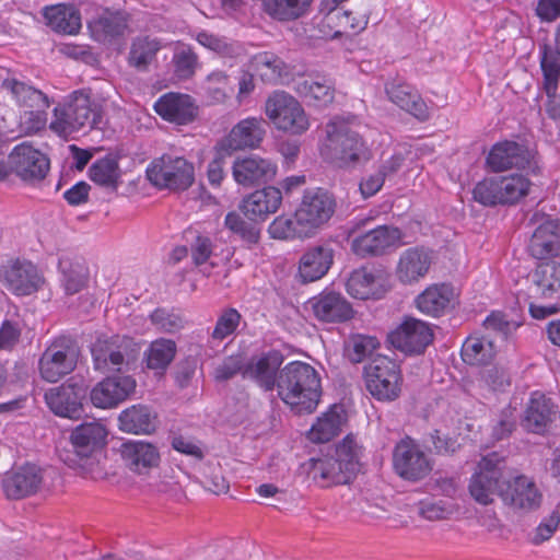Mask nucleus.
I'll list each match as a JSON object with an SVG mask.
<instances>
[{"mask_svg":"<svg viewBox=\"0 0 560 560\" xmlns=\"http://www.w3.org/2000/svg\"><path fill=\"white\" fill-rule=\"evenodd\" d=\"M279 397L298 413L315 410L322 395L320 380L316 370L307 363L294 361L278 375Z\"/></svg>","mask_w":560,"mask_h":560,"instance_id":"obj_1","label":"nucleus"},{"mask_svg":"<svg viewBox=\"0 0 560 560\" xmlns=\"http://www.w3.org/2000/svg\"><path fill=\"white\" fill-rule=\"evenodd\" d=\"M326 139L320 148L323 159L341 170H353L371 159L362 137L343 121L326 125Z\"/></svg>","mask_w":560,"mask_h":560,"instance_id":"obj_2","label":"nucleus"},{"mask_svg":"<svg viewBox=\"0 0 560 560\" xmlns=\"http://www.w3.org/2000/svg\"><path fill=\"white\" fill-rule=\"evenodd\" d=\"M101 118V105L92 98L89 90L82 89L69 94L54 108L49 128L60 137H69L95 128Z\"/></svg>","mask_w":560,"mask_h":560,"instance_id":"obj_3","label":"nucleus"},{"mask_svg":"<svg viewBox=\"0 0 560 560\" xmlns=\"http://www.w3.org/2000/svg\"><path fill=\"white\" fill-rule=\"evenodd\" d=\"M360 448L352 436H346L335 450L334 456L311 458L308 476L320 487L349 483L360 470Z\"/></svg>","mask_w":560,"mask_h":560,"instance_id":"obj_4","label":"nucleus"},{"mask_svg":"<svg viewBox=\"0 0 560 560\" xmlns=\"http://www.w3.org/2000/svg\"><path fill=\"white\" fill-rule=\"evenodd\" d=\"M509 481V468L497 453L483 456L477 464L468 490L471 498L482 505L491 504L495 497L501 499L504 483Z\"/></svg>","mask_w":560,"mask_h":560,"instance_id":"obj_5","label":"nucleus"},{"mask_svg":"<svg viewBox=\"0 0 560 560\" xmlns=\"http://www.w3.org/2000/svg\"><path fill=\"white\" fill-rule=\"evenodd\" d=\"M95 370L102 373L125 374L136 363L140 354L139 346L126 336L97 338L92 346Z\"/></svg>","mask_w":560,"mask_h":560,"instance_id":"obj_6","label":"nucleus"},{"mask_svg":"<svg viewBox=\"0 0 560 560\" xmlns=\"http://www.w3.org/2000/svg\"><path fill=\"white\" fill-rule=\"evenodd\" d=\"M366 388L377 400L393 401L401 392L402 376L396 361L377 355L365 368Z\"/></svg>","mask_w":560,"mask_h":560,"instance_id":"obj_7","label":"nucleus"},{"mask_svg":"<svg viewBox=\"0 0 560 560\" xmlns=\"http://www.w3.org/2000/svg\"><path fill=\"white\" fill-rule=\"evenodd\" d=\"M265 113L279 130L301 135L310 127L302 105L284 91H276L268 96L265 103Z\"/></svg>","mask_w":560,"mask_h":560,"instance_id":"obj_8","label":"nucleus"},{"mask_svg":"<svg viewBox=\"0 0 560 560\" xmlns=\"http://www.w3.org/2000/svg\"><path fill=\"white\" fill-rule=\"evenodd\" d=\"M393 468L401 479L418 482L430 475L433 460L416 440L405 436L393 450Z\"/></svg>","mask_w":560,"mask_h":560,"instance_id":"obj_9","label":"nucleus"},{"mask_svg":"<svg viewBox=\"0 0 560 560\" xmlns=\"http://www.w3.org/2000/svg\"><path fill=\"white\" fill-rule=\"evenodd\" d=\"M79 349L69 337L55 339L42 353L38 371L43 380L56 383L70 374L77 366Z\"/></svg>","mask_w":560,"mask_h":560,"instance_id":"obj_10","label":"nucleus"},{"mask_svg":"<svg viewBox=\"0 0 560 560\" xmlns=\"http://www.w3.org/2000/svg\"><path fill=\"white\" fill-rule=\"evenodd\" d=\"M148 179L159 188L186 190L195 180L194 165L182 156L164 154L147 170Z\"/></svg>","mask_w":560,"mask_h":560,"instance_id":"obj_11","label":"nucleus"},{"mask_svg":"<svg viewBox=\"0 0 560 560\" xmlns=\"http://www.w3.org/2000/svg\"><path fill=\"white\" fill-rule=\"evenodd\" d=\"M336 200L331 194L323 188L307 189L296 208V217L303 230L313 236L324 226L336 211Z\"/></svg>","mask_w":560,"mask_h":560,"instance_id":"obj_12","label":"nucleus"},{"mask_svg":"<svg viewBox=\"0 0 560 560\" xmlns=\"http://www.w3.org/2000/svg\"><path fill=\"white\" fill-rule=\"evenodd\" d=\"M361 221L349 232L351 237V250L361 258L375 257L385 254L389 248L399 245L402 233L399 229L380 225L362 234H357Z\"/></svg>","mask_w":560,"mask_h":560,"instance_id":"obj_13","label":"nucleus"},{"mask_svg":"<svg viewBox=\"0 0 560 560\" xmlns=\"http://www.w3.org/2000/svg\"><path fill=\"white\" fill-rule=\"evenodd\" d=\"M320 13L324 14L318 23L319 32L324 37L338 38L355 35L365 30L368 18L361 13H353L331 4L329 0H323Z\"/></svg>","mask_w":560,"mask_h":560,"instance_id":"obj_14","label":"nucleus"},{"mask_svg":"<svg viewBox=\"0 0 560 560\" xmlns=\"http://www.w3.org/2000/svg\"><path fill=\"white\" fill-rule=\"evenodd\" d=\"M86 389L82 377L72 376L60 386L47 390L45 401L56 416L77 418L82 412V400Z\"/></svg>","mask_w":560,"mask_h":560,"instance_id":"obj_15","label":"nucleus"},{"mask_svg":"<svg viewBox=\"0 0 560 560\" xmlns=\"http://www.w3.org/2000/svg\"><path fill=\"white\" fill-rule=\"evenodd\" d=\"M388 342L406 354H421L433 340L431 326L420 319L406 317L387 336Z\"/></svg>","mask_w":560,"mask_h":560,"instance_id":"obj_16","label":"nucleus"},{"mask_svg":"<svg viewBox=\"0 0 560 560\" xmlns=\"http://www.w3.org/2000/svg\"><path fill=\"white\" fill-rule=\"evenodd\" d=\"M2 285L15 295H30L39 290L44 280L36 266L26 260H11L0 269Z\"/></svg>","mask_w":560,"mask_h":560,"instance_id":"obj_17","label":"nucleus"},{"mask_svg":"<svg viewBox=\"0 0 560 560\" xmlns=\"http://www.w3.org/2000/svg\"><path fill=\"white\" fill-rule=\"evenodd\" d=\"M11 171L22 180L35 183L43 180L50 167L49 159L30 144L16 145L9 155Z\"/></svg>","mask_w":560,"mask_h":560,"instance_id":"obj_18","label":"nucleus"},{"mask_svg":"<svg viewBox=\"0 0 560 560\" xmlns=\"http://www.w3.org/2000/svg\"><path fill=\"white\" fill-rule=\"evenodd\" d=\"M137 382L131 375L114 374L98 382L90 393L94 407L115 408L136 390Z\"/></svg>","mask_w":560,"mask_h":560,"instance_id":"obj_19","label":"nucleus"},{"mask_svg":"<svg viewBox=\"0 0 560 560\" xmlns=\"http://www.w3.org/2000/svg\"><path fill=\"white\" fill-rule=\"evenodd\" d=\"M265 125L266 121L257 117L240 120L219 142V150L231 154L234 151L259 148L266 136Z\"/></svg>","mask_w":560,"mask_h":560,"instance_id":"obj_20","label":"nucleus"},{"mask_svg":"<svg viewBox=\"0 0 560 560\" xmlns=\"http://www.w3.org/2000/svg\"><path fill=\"white\" fill-rule=\"evenodd\" d=\"M558 415V407L551 398L540 392L530 394L522 417L521 427L528 433L545 434Z\"/></svg>","mask_w":560,"mask_h":560,"instance_id":"obj_21","label":"nucleus"},{"mask_svg":"<svg viewBox=\"0 0 560 560\" xmlns=\"http://www.w3.org/2000/svg\"><path fill=\"white\" fill-rule=\"evenodd\" d=\"M314 317L324 324H341L354 317L352 304L340 292L324 290L310 300Z\"/></svg>","mask_w":560,"mask_h":560,"instance_id":"obj_22","label":"nucleus"},{"mask_svg":"<svg viewBox=\"0 0 560 560\" xmlns=\"http://www.w3.org/2000/svg\"><path fill=\"white\" fill-rule=\"evenodd\" d=\"M283 359L279 350H269L254 355L246 362L244 378L255 382L265 392H271L277 387Z\"/></svg>","mask_w":560,"mask_h":560,"instance_id":"obj_23","label":"nucleus"},{"mask_svg":"<svg viewBox=\"0 0 560 560\" xmlns=\"http://www.w3.org/2000/svg\"><path fill=\"white\" fill-rule=\"evenodd\" d=\"M542 494L536 483L524 475L513 476L509 470V481L504 483L501 500L504 504L522 511H533L540 506Z\"/></svg>","mask_w":560,"mask_h":560,"instance_id":"obj_24","label":"nucleus"},{"mask_svg":"<svg viewBox=\"0 0 560 560\" xmlns=\"http://www.w3.org/2000/svg\"><path fill=\"white\" fill-rule=\"evenodd\" d=\"M232 174L237 184L249 187L272 180L277 174V165L269 159L250 154L234 161Z\"/></svg>","mask_w":560,"mask_h":560,"instance_id":"obj_25","label":"nucleus"},{"mask_svg":"<svg viewBox=\"0 0 560 560\" xmlns=\"http://www.w3.org/2000/svg\"><path fill=\"white\" fill-rule=\"evenodd\" d=\"M335 247L330 243H322L308 247L300 257L299 276L303 283L322 279L331 268L335 259Z\"/></svg>","mask_w":560,"mask_h":560,"instance_id":"obj_26","label":"nucleus"},{"mask_svg":"<svg viewBox=\"0 0 560 560\" xmlns=\"http://www.w3.org/2000/svg\"><path fill=\"white\" fill-rule=\"evenodd\" d=\"M386 275L377 268L354 269L346 283L347 292L360 300L380 299L386 292Z\"/></svg>","mask_w":560,"mask_h":560,"instance_id":"obj_27","label":"nucleus"},{"mask_svg":"<svg viewBox=\"0 0 560 560\" xmlns=\"http://www.w3.org/2000/svg\"><path fill=\"white\" fill-rule=\"evenodd\" d=\"M154 110L164 120L178 125L189 124L198 115V106L191 96L174 92L160 96L154 104Z\"/></svg>","mask_w":560,"mask_h":560,"instance_id":"obj_28","label":"nucleus"},{"mask_svg":"<svg viewBox=\"0 0 560 560\" xmlns=\"http://www.w3.org/2000/svg\"><path fill=\"white\" fill-rule=\"evenodd\" d=\"M42 483V469L33 464L16 468L2 480L5 495L13 500L35 494L40 489Z\"/></svg>","mask_w":560,"mask_h":560,"instance_id":"obj_29","label":"nucleus"},{"mask_svg":"<svg viewBox=\"0 0 560 560\" xmlns=\"http://www.w3.org/2000/svg\"><path fill=\"white\" fill-rule=\"evenodd\" d=\"M532 153L517 142L504 141L497 143L487 156V164L493 172H503L509 168H525L529 165Z\"/></svg>","mask_w":560,"mask_h":560,"instance_id":"obj_30","label":"nucleus"},{"mask_svg":"<svg viewBox=\"0 0 560 560\" xmlns=\"http://www.w3.org/2000/svg\"><path fill=\"white\" fill-rule=\"evenodd\" d=\"M281 203V190L268 186L249 194L243 199L240 208L250 221H265L270 214L277 212Z\"/></svg>","mask_w":560,"mask_h":560,"instance_id":"obj_31","label":"nucleus"},{"mask_svg":"<svg viewBox=\"0 0 560 560\" xmlns=\"http://www.w3.org/2000/svg\"><path fill=\"white\" fill-rule=\"evenodd\" d=\"M119 453L126 467L137 474H147L160 463L159 448L144 441H127L120 445Z\"/></svg>","mask_w":560,"mask_h":560,"instance_id":"obj_32","label":"nucleus"},{"mask_svg":"<svg viewBox=\"0 0 560 560\" xmlns=\"http://www.w3.org/2000/svg\"><path fill=\"white\" fill-rule=\"evenodd\" d=\"M388 100L420 120L429 117L428 107L420 94L405 81L394 79L385 84Z\"/></svg>","mask_w":560,"mask_h":560,"instance_id":"obj_33","label":"nucleus"},{"mask_svg":"<svg viewBox=\"0 0 560 560\" xmlns=\"http://www.w3.org/2000/svg\"><path fill=\"white\" fill-rule=\"evenodd\" d=\"M106 429L98 422H86L78 425L70 435L72 456H86L102 451L106 440Z\"/></svg>","mask_w":560,"mask_h":560,"instance_id":"obj_34","label":"nucleus"},{"mask_svg":"<svg viewBox=\"0 0 560 560\" xmlns=\"http://www.w3.org/2000/svg\"><path fill=\"white\" fill-rule=\"evenodd\" d=\"M528 250L536 259H548L560 250V225L558 221L547 219L533 233Z\"/></svg>","mask_w":560,"mask_h":560,"instance_id":"obj_35","label":"nucleus"},{"mask_svg":"<svg viewBox=\"0 0 560 560\" xmlns=\"http://www.w3.org/2000/svg\"><path fill=\"white\" fill-rule=\"evenodd\" d=\"M432 257L423 247H411L404 250L399 257L396 276L402 283H412L429 271Z\"/></svg>","mask_w":560,"mask_h":560,"instance_id":"obj_36","label":"nucleus"},{"mask_svg":"<svg viewBox=\"0 0 560 560\" xmlns=\"http://www.w3.org/2000/svg\"><path fill=\"white\" fill-rule=\"evenodd\" d=\"M453 300V288L442 283L427 288L418 295L416 303L422 313L436 317L451 307Z\"/></svg>","mask_w":560,"mask_h":560,"instance_id":"obj_37","label":"nucleus"},{"mask_svg":"<svg viewBox=\"0 0 560 560\" xmlns=\"http://www.w3.org/2000/svg\"><path fill=\"white\" fill-rule=\"evenodd\" d=\"M119 429L127 433L150 434L155 431L156 416L143 405L131 406L118 417Z\"/></svg>","mask_w":560,"mask_h":560,"instance_id":"obj_38","label":"nucleus"},{"mask_svg":"<svg viewBox=\"0 0 560 560\" xmlns=\"http://www.w3.org/2000/svg\"><path fill=\"white\" fill-rule=\"evenodd\" d=\"M540 67L544 74V90L547 96L552 97L558 91L560 80V23L555 33V49L544 47Z\"/></svg>","mask_w":560,"mask_h":560,"instance_id":"obj_39","label":"nucleus"},{"mask_svg":"<svg viewBox=\"0 0 560 560\" xmlns=\"http://www.w3.org/2000/svg\"><path fill=\"white\" fill-rule=\"evenodd\" d=\"M44 18L48 26L57 33L77 34L81 28V16L79 11L67 4H57L44 9Z\"/></svg>","mask_w":560,"mask_h":560,"instance_id":"obj_40","label":"nucleus"},{"mask_svg":"<svg viewBox=\"0 0 560 560\" xmlns=\"http://www.w3.org/2000/svg\"><path fill=\"white\" fill-rule=\"evenodd\" d=\"M161 42L147 35L137 36L130 44L128 65L137 71H147L161 49Z\"/></svg>","mask_w":560,"mask_h":560,"instance_id":"obj_41","label":"nucleus"},{"mask_svg":"<svg viewBox=\"0 0 560 560\" xmlns=\"http://www.w3.org/2000/svg\"><path fill=\"white\" fill-rule=\"evenodd\" d=\"M1 86L11 93L20 107L25 109L50 106V101L45 93L25 82L8 78L2 81Z\"/></svg>","mask_w":560,"mask_h":560,"instance_id":"obj_42","label":"nucleus"},{"mask_svg":"<svg viewBox=\"0 0 560 560\" xmlns=\"http://www.w3.org/2000/svg\"><path fill=\"white\" fill-rule=\"evenodd\" d=\"M313 0H261L262 11L280 22L294 21L303 16Z\"/></svg>","mask_w":560,"mask_h":560,"instance_id":"obj_43","label":"nucleus"},{"mask_svg":"<svg viewBox=\"0 0 560 560\" xmlns=\"http://www.w3.org/2000/svg\"><path fill=\"white\" fill-rule=\"evenodd\" d=\"M89 27L96 40L106 42L124 34L127 28V15L122 12L105 11L93 20Z\"/></svg>","mask_w":560,"mask_h":560,"instance_id":"obj_44","label":"nucleus"},{"mask_svg":"<svg viewBox=\"0 0 560 560\" xmlns=\"http://www.w3.org/2000/svg\"><path fill=\"white\" fill-rule=\"evenodd\" d=\"M60 459L71 468L80 469L82 476L93 480L104 479L106 471L102 459H104L103 451L86 454V456H72L68 451H59Z\"/></svg>","mask_w":560,"mask_h":560,"instance_id":"obj_45","label":"nucleus"},{"mask_svg":"<svg viewBox=\"0 0 560 560\" xmlns=\"http://www.w3.org/2000/svg\"><path fill=\"white\" fill-rule=\"evenodd\" d=\"M460 353L467 364H488L495 355V346L488 336H469L464 341Z\"/></svg>","mask_w":560,"mask_h":560,"instance_id":"obj_46","label":"nucleus"},{"mask_svg":"<svg viewBox=\"0 0 560 560\" xmlns=\"http://www.w3.org/2000/svg\"><path fill=\"white\" fill-rule=\"evenodd\" d=\"M253 66L265 82L277 83L290 75V67L276 54L264 51L253 57Z\"/></svg>","mask_w":560,"mask_h":560,"instance_id":"obj_47","label":"nucleus"},{"mask_svg":"<svg viewBox=\"0 0 560 560\" xmlns=\"http://www.w3.org/2000/svg\"><path fill=\"white\" fill-rule=\"evenodd\" d=\"M90 179L108 190H117L120 183L118 161L113 156L96 160L89 168Z\"/></svg>","mask_w":560,"mask_h":560,"instance_id":"obj_48","label":"nucleus"},{"mask_svg":"<svg viewBox=\"0 0 560 560\" xmlns=\"http://www.w3.org/2000/svg\"><path fill=\"white\" fill-rule=\"evenodd\" d=\"M59 269L62 275L61 283L67 294H75L86 285L89 272L84 264L62 257L59 259Z\"/></svg>","mask_w":560,"mask_h":560,"instance_id":"obj_49","label":"nucleus"},{"mask_svg":"<svg viewBox=\"0 0 560 560\" xmlns=\"http://www.w3.org/2000/svg\"><path fill=\"white\" fill-rule=\"evenodd\" d=\"M177 352L174 340L159 338L152 341L145 351L147 366L151 370L164 371L172 363Z\"/></svg>","mask_w":560,"mask_h":560,"instance_id":"obj_50","label":"nucleus"},{"mask_svg":"<svg viewBox=\"0 0 560 560\" xmlns=\"http://www.w3.org/2000/svg\"><path fill=\"white\" fill-rule=\"evenodd\" d=\"M295 90L300 96L318 107L327 106L335 97L334 86L327 80L305 79L296 84Z\"/></svg>","mask_w":560,"mask_h":560,"instance_id":"obj_51","label":"nucleus"},{"mask_svg":"<svg viewBox=\"0 0 560 560\" xmlns=\"http://www.w3.org/2000/svg\"><path fill=\"white\" fill-rule=\"evenodd\" d=\"M501 205H512L526 196L529 190V180L523 175L513 174L498 177Z\"/></svg>","mask_w":560,"mask_h":560,"instance_id":"obj_52","label":"nucleus"},{"mask_svg":"<svg viewBox=\"0 0 560 560\" xmlns=\"http://www.w3.org/2000/svg\"><path fill=\"white\" fill-rule=\"evenodd\" d=\"M225 228L236 234L248 247L256 245L260 240V229L254 222H247L240 213L232 211L225 215Z\"/></svg>","mask_w":560,"mask_h":560,"instance_id":"obj_53","label":"nucleus"},{"mask_svg":"<svg viewBox=\"0 0 560 560\" xmlns=\"http://www.w3.org/2000/svg\"><path fill=\"white\" fill-rule=\"evenodd\" d=\"M534 282L541 295L550 296L560 289V264L548 261L538 266L534 273Z\"/></svg>","mask_w":560,"mask_h":560,"instance_id":"obj_54","label":"nucleus"},{"mask_svg":"<svg viewBox=\"0 0 560 560\" xmlns=\"http://www.w3.org/2000/svg\"><path fill=\"white\" fill-rule=\"evenodd\" d=\"M303 229L304 228L299 223L295 211L293 217H277L269 226V233L272 238L279 240L311 237L308 231L305 232Z\"/></svg>","mask_w":560,"mask_h":560,"instance_id":"obj_55","label":"nucleus"},{"mask_svg":"<svg viewBox=\"0 0 560 560\" xmlns=\"http://www.w3.org/2000/svg\"><path fill=\"white\" fill-rule=\"evenodd\" d=\"M378 346L375 337L354 335L347 342L346 351L349 360L353 363L362 362Z\"/></svg>","mask_w":560,"mask_h":560,"instance_id":"obj_56","label":"nucleus"},{"mask_svg":"<svg viewBox=\"0 0 560 560\" xmlns=\"http://www.w3.org/2000/svg\"><path fill=\"white\" fill-rule=\"evenodd\" d=\"M197 40L200 45L213 50L222 57L234 58L242 51V47L238 44L206 32L199 33L197 35Z\"/></svg>","mask_w":560,"mask_h":560,"instance_id":"obj_57","label":"nucleus"},{"mask_svg":"<svg viewBox=\"0 0 560 560\" xmlns=\"http://www.w3.org/2000/svg\"><path fill=\"white\" fill-rule=\"evenodd\" d=\"M242 320L241 313L233 307L225 308L219 315L211 337L222 341L233 335Z\"/></svg>","mask_w":560,"mask_h":560,"instance_id":"obj_58","label":"nucleus"},{"mask_svg":"<svg viewBox=\"0 0 560 560\" xmlns=\"http://www.w3.org/2000/svg\"><path fill=\"white\" fill-rule=\"evenodd\" d=\"M472 196L475 201L487 207L501 205L502 196H500L499 191L498 177L486 178L479 182L472 190Z\"/></svg>","mask_w":560,"mask_h":560,"instance_id":"obj_59","label":"nucleus"},{"mask_svg":"<svg viewBox=\"0 0 560 560\" xmlns=\"http://www.w3.org/2000/svg\"><path fill=\"white\" fill-rule=\"evenodd\" d=\"M152 324L164 332L174 334L184 328L185 322L179 314L167 311L165 308H158L151 315Z\"/></svg>","mask_w":560,"mask_h":560,"instance_id":"obj_60","label":"nucleus"},{"mask_svg":"<svg viewBox=\"0 0 560 560\" xmlns=\"http://www.w3.org/2000/svg\"><path fill=\"white\" fill-rule=\"evenodd\" d=\"M197 55L188 47L177 49L173 56L175 73L179 79L190 78L196 70Z\"/></svg>","mask_w":560,"mask_h":560,"instance_id":"obj_61","label":"nucleus"},{"mask_svg":"<svg viewBox=\"0 0 560 560\" xmlns=\"http://www.w3.org/2000/svg\"><path fill=\"white\" fill-rule=\"evenodd\" d=\"M339 431V421L335 416L326 415L319 418L315 424H313L310 439L316 443H326L330 441Z\"/></svg>","mask_w":560,"mask_h":560,"instance_id":"obj_62","label":"nucleus"},{"mask_svg":"<svg viewBox=\"0 0 560 560\" xmlns=\"http://www.w3.org/2000/svg\"><path fill=\"white\" fill-rule=\"evenodd\" d=\"M246 362L242 354H234L225 358L214 371V377L219 382H224L233 378L238 373L244 377V369Z\"/></svg>","mask_w":560,"mask_h":560,"instance_id":"obj_63","label":"nucleus"},{"mask_svg":"<svg viewBox=\"0 0 560 560\" xmlns=\"http://www.w3.org/2000/svg\"><path fill=\"white\" fill-rule=\"evenodd\" d=\"M48 108L49 107H34L24 110L21 116V126L26 133H36L46 127Z\"/></svg>","mask_w":560,"mask_h":560,"instance_id":"obj_64","label":"nucleus"}]
</instances>
